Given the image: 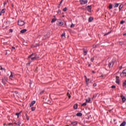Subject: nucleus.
Segmentation results:
<instances>
[{"instance_id": "nucleus-19", "label": "nucleus", "mask_w": 126, "mask_h": 126, "mask_svg": "<svg viewBox=\"0 0 126 126\" xmlns=\"http://www.w3.org/2000/svg\"><path fill=\"white\" fill-rule=\"evenodd\" d=\"M77 107H78V105H77V104H74L73 106V109H74L75 110H76V109H77Z\"/></svg>"}, {"instance_id": "nucleus-37", "label": "nucleus", "mask_w": 126, "mask_h": 126, "mask_svg": "<svg viewBox=\"0 0 126 126\" xmlns=\"http://www.w3.org/2000/svg\"><path fill=\"white\" fill-rule=\"evenodd\" d=\"M44 92H45V91L43 90L42 91L40 92L39 94L42 95V94H43V93H44Z\"/></svg>"}, {"instance_id": "nucleus-53", "label": "nucleus", "mask_w": 126, "mask_h": 126, "mask_svg": "<svg viewBox=\"0 0 126 126\" xmlns=\"http://www.w3.org/2000/svg\"><path fill=\"white\" fill-rule=\"evenodd\" d=\"M93 98H96V95L95 96L94 95H93Z\"/></svg>"}, {"instance_id": "nucleus-2", "label": "nucleus", "mask_w": 126, "mask_h": 126, "mask_svg": "<svg viewBox=\"0 0 126 126\" xmlns=\"http://www.w3.org/2000/svg\"><path fill=\"white\" fill-rule=\"evenodd\" d=\"M114 63H114V61L109 62L108 63V66H109V68H112V67H113V66H114Z\"/></svg>"}, {"instance_id": "nucleus-42", "label": "nucleus", "mask_w": 126, "mask_h": 126, "mask_svg": "<svg viewBox=\"0 0 126 126\" xmlns=\"http://www.w3.org/2000/svg\"><path fill=\"white\" fill-rule=\"evenodd\" d=\"M111 88H112V89H115V88H116V86H115V85L112 86H111Z\"/></svg>"}, {"instance_id": "nucleus-46", "label": "nucleus", "mask_w": 126, "mask_h": 126, "mask_svg": "<svg viewBox=\"0 0 126 126\" xmlns=\"http://www.w3.org/2000/svg\"><path fill=\"white\" fill-rule=\"evenodd\" d=\"M119 43L121 44V45H123V44H124V42L120 41Z\"/></svg>"}, {"instance_id": "nucleus-24", "label": "nucleus", "mask_w": 126, "mask_h": 126, "mask_svg": "<svg viewBox=\"0 0 126 126\" xmlns=\"http://www.w3.org/2000/svg\"><path fill=\"white\" fill-rule=\"evenodd\" d=\"M2 82L3 84H4V85H5V84H6V81H5L4 80H3V79H2Z\"/></svg>"}, {"instance_id": "nucleus-14", "label": "nucleus", "mask_w": 126, "mask_h": 126, "mask_svg": "<svg viewBox=\"0 0 126 126\" xmlns=\"http://www.w3.org/2000/svg\"><path fill=\"white\" fill-rule=\"evenodd\" d=\"M126 121H123L120 126H126Z\"/></svg>"}, {"instance_id": "nucleus-35", "label": "nucleus", "mask_w": 126, "mask_h": 126, "mask_svg": "<svg viewBox=\"0 0 126 126\" xmlns=\"http://www.w3.org/2000/svg\"><path fill=\"white\" fill-rule=\"evenodd\" d=\"M31 63H32V61L29 62V63H27V65H30V64H31Z\"/></svg>"}, {"instance_id": "nucleus-43", "label": "nucleus", "mask_w": 126, "mask_h": 126, "mask_svg": "<svg viewBox=\"0 0 126 126\" xmlns=\"http://www.w3.org/2000/svg\"><path fill=\"white\" fill-rule=\"evenodd\" d=\"M3 80H4L5 81H7V78L4 77V78L3 79Z\"/></svg>"}, {"instance_id": "nucleus-9", "label": "nucleus", "mask_w": 126, "mask_h": 126, "mask_svg": "<svg viewBox=\"0 0 126 126\" xmlns=\"http://www.w3.org/2000/svg\"><path fill=\"white\" fill-rule=\"evenodd\" d=\"M83 52H84V56H86V55H87V53H88V50H85V49H83Z\"/></svg>"}, {"instance_id": "nucleus-1", "label": "nucleus", "mask_w": 126, "mask_h": 126, "mask_svg": "<svg viewBox=\"0 0 126 126\" xmlns=\"http://www.w3.org/2000/svg\"><path fill=\"white\" fill-rule=\"evenodd\" d=\"M29 59H31L32 61H35V60L39 59V56H37L35 53H32L28 56V60H29Z\"/></svg>"}, {"instance_id": "nucleus-56", "label": "nucleus", "mask_w": 126, "mask_h": 126, "mask_svg": "<svg viewBox=\"0 0 126 126\" xmlns=\"http://www.w3.org/2000/svg\"><path fill=\"white\" fill-rule=\"evenodd\" d=\"M88 66H91V64H89Z\"/></svg>"}, {"instance_id": "nucleus-49", "label": "nucleus", "mask_w": 126, "mask_h": 126, "mask_svg": "<svg viewBox=\"0 0 126 126\" xmlns=\"http://www.w3.org/2000/svg\"><path fill=\"white\" fill-rule=\"evenodd\" d=\"M63 0H61V1H60V4H62V3H63Z\"/></svg>"}, {"instance_id": "nucleus-48", "label": "nucleus", "mask_w": 126, "mask_h": 126, "mask_svg": "<svg viewBox=\"0 0 126 126\" xmlns=\"http://www.w3.org/2000/svg\"><path fill=\"white\" fill-rule=\"evenodd\" d=\"M27 121H29V117H28V116H27Z\"/></svg>"}, {"instance_id": "nucleus-60", "label": "nucleus", "mask_w": 126, "mask_h": 126, "mask_svg": "<svg viewBox=\"0 0 126 126\" xmlns=\"http://www.w3.org/2000/svg\"><path fill=\"white\" fill-rule=\"evenodd\" d=\"M19 113H20V114H21V113H22V111H20Z\"/></svg>"}, {"instance_id": "nucleus-16", "label": "nucleus", "mask_w": 126, "mask_h": 126, "mask_svg": "<svg viewBox=\"0 0 126 126\" xmlns=\"http://www.w3.org/2000/svg\"><path fill=\"white\" fill-rule=\"evenodd\" d=\"M93 21V18L92 17H90L89 18V22H92Z\"/></svg>"}, {"instance_id": "nucleus-17", "label": "nucleus", "mask_w": 126, "mask_h": 126, "mask_svg": "<svg viewBox=\"0 0 126 126\" xmlns=\"http://www.w3.org/2000/svg\"><path fill=\"white\" fill-rule=\"evenodd\" d=\"M56 21H57V18H53L51 21V23H54V22H56Z\"/></svg>"}, {"instance_id": "nucleus-10", "label": "nucleus", "mask_w": 126, "mask_h": 126, "mask_svg": "<svg viewBox=\"0 0 126 126\" xmlns=\"http://www.w3.org/2000/svg\"><path fill=\"white\" fill-rule=\"evenodd\" d=\"M87 8L89 12H91V5H88L87 6Z\"/></svg>"}, {"instance_id": "nucleus-63", "label": "nucleus", "mask_w": 126, "mask_h": 126, "mask_svg": "<svg viewBox=\"0 0 126 126\" xmlns=\"http://www.w3.org/2000/svg\"><path fill=\"white\" fill-rule=\"evenodd\" d=\"M5 125H6V124H4V126H5Z\"/></svg>"}, {"instance_id": "nucleus-38", "label": "nucleus", "mask_w": 126, "mask_h": 126, "mask_svg": "<svg viewBox=\"0 0 126 126\" xmlns=\"http://www.w3.org/2000/svg\"><path fill=\"white\" fill-rule=\"evenodd\" d=\"M75 26V25L72 24L70 26V28H72V27H74Z\"/></svg>"}, {"instance_id": "nucleus-55", "label": "nucleus", "mask_w": 126, "mask_h": 126, "mask_svg": "<svg viewBox=\"0 0 126 126\" xmlns=\"http://www.w3.org/2000/svg\"><path fill=\"white\" fill-rule=\"evenodd\" d=\"M123 36H126V32L124 34H123Z\"/></svg>"}, {"instance_id": "nucleus-41", "label": "nucleus", "mask_w": 126, "mask_h": 126, "mask_svg": "<svg viewBox=\"0 0 126 126\" xmlns=\"http://www.w3.org/2000/svg\"><path fill=\"white\" fill-rule=\"evenodd\" d=\"M91 61L92 62H94V57L92 58L91 59Z\"/></svg>"}, {"instance_id": "nucleus-11", "label": "nucleus", "mask_w": 126, "mask_h": 126, "mask_svg": "<svg viewBox=\"0 0 126 126\" xmlns=\"http://www.w3.org/2000/svg\"><path fill=\"white\" fill-rule=\"evenodd\" d=\"M35 103H36V101H35V100L32 101L31 102V103L30 105V107H32V106H33L34 104H35Z\"/></svg>"}, {"instance_id": "nucleus-45", "label": "nucleus", "mask_w": 126, "mask_h": 126, "mask_svg": "<svg viewBox=\"0 0 126 126\" xmlns=\"http://www.w3.org/2000/svg\"><path fill=\"white\" fill-rule=\"evenodd\" d=\"M9 32L12 33V32H13V30H12V29H10L9 30Z\"/></svg>"}, {"instance_id": "nucleus-62", "label": "nucleus", "mask_w": 126, "mask_h": 126, "mask_svg": "<svg viewBox=\"0 0 126 126\" xmlns=\"http://www.w3.org/2000/svg\"><path fill=\"white\" fill-rule=\"evenodd\" d=\"M120 75L122 76V73L120 74Z\"/></svg>"}, {"instance_id": "nucleus-51", "label": "nucleus", "mask_w": 126, "mask_h": 126, "mask_svg": "<svg viewBox=\"0 0 126 126\" xmlns=\"http://www.w3.org/2000/svg\"><path fill=\"white\" fill-rule=\"evenodd\" d=\"M120 69H122V68H123V66H121L120 67H119Z\"/></svg>"}, {"instance_id": "nucleus-3", "label": "nucleus", "mask_w": 126, "mask_h": 126, "mask_svg": "<svg viewBox=\"0 0 126 126\" xmlns=\"http://www.w3.org/2000/svg\"><path fill=\"white\" fill-rule=\"evenodd\" d=\"M79 1L80 2V4H86L87 2H88V1L87 0H79Z\"/></svg>"}, {"instance_id": "nucleus-29", "label": "nucleus", "mask_w": 126, "mask_h": 126, "mask_svg": "<svg viewBox=\"0 0 126 126\" xmlns=\"http://www.w3.org/2000/svg\"><path fill=\"white\" fill-rule=\"evenodd\" d=\"M86 105H87V102H85V103H83V104H82V107H85V106H86Z\"/></svg>"}, {"instance_id": "nucleus-23", "label": "nucleus", "mask_w": 126, "mask_h": 126, "mask_svg": "<svg viewBox=\"0 0 126 126\" xmlns=\"http://www.w3.org/2000/svg\"><path fill=\"white\" fill-rule=\"evenodd\" d=\"M119 5V4L118 3H115L114 5V7H118Z\"/></svg>"}, {"instance_id": "nucleus-54", "label": "nucleus", "mask_w": 126, "mask_h": 126, "mask_svg": "<svg viewBox=\"0 0 126 126\" xmlns=\"http://www.w3.org/2000/svg\"><path fill=\"white\" fill-rule=\"evenodd\" d=\"M58 13H61V11L60 10H58Z\"/></svg>"}, {"instance_id": "nucleus-20", "label": "nucleus", "mask_w": 126, "mask_h": 126, "mask_svg": "<svg viewBox=\"0 0 126 126\" xmlns=\"http://www.w3.org/2000/svg\"><path fill=\"white\" fill-rule=\"evenodd\" d=\"M111 33H112V31H110V32L105 33L104 36H107V35H109V34H111Z\"/></svg>"}, {"instance_id": "nucleus-27", "label": "nucleus", "mask_w": 126, "mask_h": 126, "mask_svg": "<svg viewBox=\"0 0 126 126\" xmlns=\"http://www.w3.org/2000/svg\"><path fill=\"white\" fill-rule=\"evenodd\" d=\"M122 8H123V5H120L119 7V11H121Z\"/></svg>"}, {"instance_id": "nucleus-39", "label": "nucleus", "mask_w": 126, "mask_h": 126, "mask_svg": "<svg viewBox=\"0 0 126 126\" xmlns=\"http://www.w3.org/2000/svg\"><path fill=\"white\" fill-rule=\"evenodd\" d=\"M1 70H3L5 72V69L4 68L1 67Z\"/></svg>"}, {"instance_id": "nucleus-36", "label": "nucleus", "mask_w": 126, "mask_h": 126, "mask_svg": "<svg viewBox=\"0 0 126 126\" xmlns=\"http://www.w3.org/2000/svg\"><path fill=\"white\" fill-rule=\"evenodd\" d=\"M126 22L125 21L122 20L120 22V24H123Z\"/></svg>"}, {"instance_id": "nucleus-28", "label": "nucleus", "mask_w": 126, "mask_h": 126, "mask_svg": "<svg viewBox=\"0 0 126 126\" xmlns=\"http://www.w3.org/2000/svg\"><path fill=\"white\" fill-rule=\"evenodd\" d=\"M90 101H91V98H89L88 99H86V102L87 103H90Z\"/></svg>"}, {"instance_id": "nucleus-6", "label": "nucleus", "mask_w": 126, "mask_h": 126, "mask_svg": "<svg viewBox=\"0 0 126 126\" xmlns=\"http://www.w3.org/2000/svg\"><path fill=\"white\" fill-rule=\"evenodd\" d=\"M116 83L120 84V77L117 76L116 77Z\"/></svg>"}, {"instance_id": "nucleus-5", "label": "nucleus", "mask_w": 126, "mask_h": 126, "mask_svg": "<svg viewBox=\"0 0 126 126\" xmlns=\"http://www.w3.org/2000/svg\"><path fill=\"white\" fill-rule=\"evenodd\" d=\"M121 98L123 101V103H125V102H126V96H125V95H121Z\"/></svg>"}, {"instance_id": "nucleus-22", "label": "nucleus", "mask_w": 126, "mask_h": 126, "mask_svg": "<svg viewBox=\"0 0 126 126\" xmlns=\"http://www.w3.org/2000/svg\"><path fill=\"white\" fill-rule=\"evenodd\" d=\"M36 110V107H32L31 108V110L32 111V112H34V111H35Z\"/></svg>"}, {"instance_id": "nucleus-13", "label": "nucleus", "mask_w": 126, "mask_h": 126, "mask_svg": "<svg viewBox=\"0 0 126 126\" xmlns=\"http://www.w3.org/2000/svg\"><path fill=\"white\" fill-rule=\"evenodd\" d=\"M27 31V29H23L20 31V33H22V34H23V33H25V32H26Z\"/></svg>"}, {"instance_id": "nucleus-18", "label": "nucleus", "mask_w": 126, "mask_h": 126, "mask_svg": "<svg viewBox=\"0 0 126 126\" xmlns=\"http://www.w3.org/2000/svg\"><path fill=\"white\" fill-rule=\"evenodd\" d=\"M123 87H125V88H126V80H125L123 84Z\"/></svg>"}, {"instance_id": "nucleus-44", "label": "nucleus", "mask_w": 126, "mask_h": 126, "mask_svg": "<svg viewBox=\"0 0 126 126\" xmlns=\"http://www.w3.org/2000/svg\"><path fill=\"white\" fill-rule=\"evenodd\" d=\"M15 125H17V126H20V123H15Z\"/></svg>"}, {"instance_id": "nucleus-50", "label": "nucleus", "mask_w": 126, "mask_h": 126, "mask_svg": "<svg viewBox=\"0 0 126 126\" xmlns=\"http://www.w3.org/2000/svg\"><path fill=\"white\" fill-rule=\"evenodd\" d=\"M84 77H85V80H87V77H86V76L85 75Z\"/></svg>"}, {"instance_id": "nucleus-47", "label": "nucleus", "mask_w": 126, "mask_h": 126, "mask_svg": "<svg viewBox=\"0 0 126 126\" xmlns=\"http://www.w3.org/2000/svg\"><path fill=\"white\" fill-rule=\"evenodd\" d=\"M14 93L15 94H18V92L17 91H15V92H14Z\"/></svg>"}, {"instance_id": "nucleus-34", "label": "nucleus", "mask_w": 126, "mask_h": 126, "mask_svg": "<svg viewBox=\"0 0 126 126\" xmlns=\"http://www.w3.org/2000/svg\"><path fill=\"white\" fill-rule=\"evenodd\" d=\"M62 37H64L65 38V32H63L62 35Z\"/></svg>"}, {"instance_id": "nucleus-59", "label": "nucleus", "mask_w": 126, "mask_h": 126, "mask_svg": "<svg viewBox=\"0 0 126 126\" xmlns=\"http://www.w3.org/2000/svg\"><path fill=\"white\" fill-rule=\"evenodd\" d=\"M9 126H11V123H9Z\"/></svg>"}, {"instance_id": "nucleus-21", "label": "nucleus", "mask_w": 126, "mask_h": 126, "mask_svg": "<svg viewBox=\"0 0 126 126\" xmlns=\"http://www.w3.org/2000/svg\"><path fill=\"white\" fill-rule=\"evenodd\" d=\"M59 26H63V22H60L58 24Z\"/></svg>"}, {"instance_id": "nucleus-52", "label": "nucleus", "mask_w": 126, "mask_h": 126, "mask_svg": "<svg viewBox=\"0 0 126 126\" xmlns=\"http://www.w3.org/2000/svg\"><path fill=\"white\" fill-rule=\"evenodd\" d=\"M6 3H7L6 2H4L3 3V5H5V4H6Z\"/></svg>"}, {"instance_id": "nucleus-8", "label": "nucleus", "mask_w": 126, "mask_h": 126, "mask_svg": "<svg viewBox=\"0 0 126 126\" xmlns=\"http://www.w3.org/2000/svg\"><path fill=\"white\" fill-rule=\"evenodd\" d=\"M2 13H5V9H3L1 10V11L0 12V16H1Z\"/></svg>"}, {"instance_id": "nucleus-25", "label": "nucleus", "mask_w": 126, "mask_h": 126, "mask_svg": "<svg viewBox=\"0 0 126 126\" xmlns=\"http://www.w3.org/2000/svg\"><path fill=\"white\" fill-rule=\"evenodd\" d=\"M71 125H74V126H76V125H77V122H71Z\"/></svg>"}, {"instance_id": "nucleus-40", "label": "nucleus", "mask_w": 126, "mask_h": 126, "mask_svg": "<svg viewBox=\"0 0 126 126\" xmlns=\"http://www.w3.org/2000/svg\"><path fill=\"white\" fill-rule=\"evenodd\" d=\"M93 86H94V87H96V86H97V84H96V83H94V84H93Z\"/></svg>"}, {"instance_id": "nucleus-58", "label": "nucleus", "mask_w": 126, "mask_h": 126, "mask_svg": "<svg viewBox=\"0 0 126 126\" xmlns=\"http://www.w3.org/2000/svg\"><path fill=\"white\" fill-rule=\"evenodd\" d=\"M12 49H15V47H12Z\"/></svg>"}, {"instance_id": "nucleus-33", "label": "nucleus", "mask_w": 126, "mask_h": 126, "mask_svg": "<svg viewBox=\"0 0 126 126\" xmlns=\"http://www.w3.org/2000/svg\"><path fill=\"white\" fill-rule=\"evenodd\" d=\"M63 11H64V12H65V11H66V10H67V7H65L63 9Z\"/></svg>"}, {"instance_id": "nucleus-4", "label": "nucleus", "mask_w": 126, "mask_h": 126, "mask_svg": "<svg viewBox=\"0 0 126 126\" xmlns=\"http://www.w3.org/2000/svg\"><path fill=\"white\" fill-rule=\"evenodd\" d=\"M18 24L19 26H23L25 24V23L23 21H18Z\"/></svg>"}, {"instance_id": "nucleus-57", "label": "nucleus", "mask_w": 126, "mask_h": 126, "mask_svg": "<svg viewBox=\"0 0 126 126\" xmlns=\"http://www.w3.org/2000/svg\"><path fill=\"white\" fill-rule=\"evenodd\" d=\"M92 73H95V71H92Z\"/></svg>"}, {"instance_id": "nucleus-31", "label": "nucleus", "mask_w": 126, "mask_h": 126, "mask_svg": "<svg viewBox=\"0 0 126 126\" xmlns=\"http://www.w3.org/2000/svg\"><path fill=\"white\" fill-rule=\"evenodd\" d=\"M19 115H20V113H15V115L17 116V118H19Z\"/></svg>"}, {"instance_id": "nucleus-7", "label": "nucleus", "mask_w": 126, "mask_h": 126, "mask_svg": "<svg viewBox=\"0 0 126 126\" xmlns=\"http://www.w3.org/2000/svg\"><path fill=\"white\" fill-rule=\"evenodd\" d=\"M122 74H123V76L126 77V68L123 70Z\"/></svg>"}, {"instance_id": "nucleus-30", "label": "nucleus", "mask_w": 126, "mask_h": 126, "mask_svg": "<svg viewBox=\"0 0 126 126\" xmlns=\"http://www.w3.org/2000/svg\"><path fill=\"white\" fill-rule=\"evenodd\" d=\"M67 96H68V98H69V99H70V98L71 97V96L70 95V94H69V93H67Z\"/></svg>"}, {"instance_id": "nucleus-26", "label": "nucleus", "mask_w": 126, "mask_h": 126, "mask_svg": "<svg viewBox=\"0 0 126 126\" xmlns=\"http://www.w3.org/2000/svg\"><path fill=\"white\" fill-rule=\"evenodd\" d=\"M108 8L109 9H112V8H113V5H112V4H109Z\"/></svg>"}, {"instance_id": "nucleus-64", "label": "nucleus", "mask_w": 126, "mask_h": 126, "mask_svg": "<svg viewBox=\"0 0 126 126\" xmlns=\"http://www.w3.org/2000/svg\"><path fill=\"white\" fill-rule=\"evenodd\" d=\"M125 4H126V2L125 3Z\"/></svg>"}, {"instance_id": "nucleus-32", "label": "nucleus", "mask_w": 126, "mask_h": 126, "mask_svg": "<svg viewBox=\"0 0 126 126\" xmlns=\"http://www.w3.org/2000/svg\"><path fill=\"white\" fill-rule=\"evenodd\" d=\"M85 81H86V84L88 85V81H89V79H87V80H85Z\"/></svg>"}, {"instance_id": "nucleus-15", "label": "nucleus", "mask_w": 126, "mask_h": 126, "mask_svg": "<svg viewBox=\"0 0 126 126\" xmlns=\"http://www.w3.org/2000/svg\"><path fill=\"white\" fill-rule=\"evenodd\" d=\"M77 117H82V113H78L76 114Z\"/></svg>"}, {"instance_id": "nucleus-12", "label": "nucleus", "mask_w": 126, "mask_h": 126, "mask_svg": "<svg viewBox=\"0 0 126 126\" xmlns=\"http://www.w3.org/2000/svg\"><path fill=\"white\" fill-rule=\"evenodd\" d=\"M10 73L11 75L9 76V78L10 79H12V78H13V74H14V73H12V72L10 71Z\"/></svg>"}, {"instance_id": "nucleus-61", "label": "nucleus", "mask_w": 126, "mask_h": 126, "mask_svg": "<svg viewBox=\"0 0 126 126\" xmlns=\"http://www.w3.org/2000/svg\"><path fill=\"white\" fill-rule=\"evenodd\" d=\"M1 67H2L0 66V69H1Z\"/></svg>"}]
</instances>
